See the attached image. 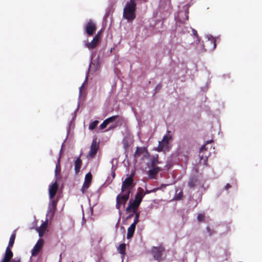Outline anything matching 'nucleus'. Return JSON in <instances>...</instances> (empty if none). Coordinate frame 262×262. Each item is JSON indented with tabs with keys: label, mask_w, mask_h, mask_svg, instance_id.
I'll list each match as a JSON object with an SVG mask.
<instances>
[{
	"label": "nucleus",
	"mask_w": 262,
	"mask_h": 262,
	"mask_svg": "<svg viewBox=\"0 0 262 262\" xmlns=\"http://www.w3.org/2000/svg\"><path fill=\"white\" fill-rule=\"evenodd\" d=\"M192 33H193V35L196 37L198 40L199 41H200V39H199V37L198 36L197 31L194 29H192Z\"/></svg>",
	"instance_id": "37"
},
{
	"label": "nucleus",
	"mask_w": 262,
	"mask_h": 262,
	"mask_svg": "<svg viewBox=\"0 0 262 262\" xmlns=\"http://www.w3.org/2000/svg\"><path fill=\"white\" fill-rule=\"evenodd\" d=\"M160 189V188L159 187H157V188H155L150 190H149L148 189H146V191L144 192V194H149V193H150L151 192H156L157 190H159Z\"/></svg>",
	"instance_id": "32"
},
{
	"label": "nucleus",
	"mask_w": 262,
	"mask_h": 262,
	"mask_svg": "<svg viewBox=\"0 0 262 262\" xmlns=\"http://www.w3.org/2000/svg\"><path fill=\"white\" fill-rule=\"evenodd\" d=\"M139 207V205L135 202L129 201L128 206L126 208V211L128 212L136 213Z\"/></svg>",
	"instance_id": "13"
},
{
	"label": "nucleus",
	"mask_w": 262,
	"mask_h": 262,
	"mask_svg": "<svg viewBox=\"0 0 262 262\" xmlns=\"http://www.w3.org/2000/svg\"><path fill=\"white\" fill-rule=\"evenodd\" d=\"M205 215L204 214L200 213L197 216V219L199 222H202L204 221Z\"/></svg>",
	"instance_id": "33"
},
{
	"label": "nucleus",
	"mask_w": 262,
	"mask_h": 262,
	"mask_svg": "<svg viewBox=\"0 0 262 262\" xmlns=\"http://www.w3.org/2000/svg\"><path fill=\"white\" fill-rule=\"evenodd\" d=\"M196 181V180H195L194 179H190L188 182V186L190 188L194 187L195 185Z\"/></svg>",
	"instance_id": "30"
},
{
	"label": "nucleus",
	"mask_w": 262,
	"mask_h": 262,
	"mask_svg": "<svg viewBox=\"0 0 262 262\" xmlns=\"http://www.w3.org/2000/svg\"><path fill=\"white\" fill-rule=\"evenodd\" d=\"M98 123H99V122L98 120H95L94 121H93L90 124L89 128L90 130L94 129L95 128V127H96V126L97 125V124H98Z\"/></svg>",
	"instance_id": "29"
},
{
	"label": "nucleus",
	"mask_w": 262,
	"mask_h": 262,
	"mask_svg": "<svg viewBox=\"0 0 262 262\" xmlns=\"http://www.w3.org/2000/svg\"><path fill=\"white\" fill-rule=\"evenodd\" d=\"M57 204V201L53 199L51 200L49 203L48 209V213L51 216L54 215V213L56 210Z\"/></svg>",
	"instance_id": "9"
},
{
	"label": "nucleus",
	"mask_w": 262,
	"mask_h": 262,
	"mask_svg": "<svg viewBox=\"0 0 262 262\" xmlns=\"http://www.w3.org/2000/svg\"><path fill=\"white\" fill-rule=\"evenodd\" d=\"M43 244V240L42 239H39L35 244L32 251V255H36L42 248Z\"/></svg>",
	"instance_id": "11"
},
{
	"label": "nucleus",
	"mask_w": 262,
	"mask_h": 262,
	"mask_svg": "<svg viewBox=\"0 0 262 262\" xmlns=\"http://www.w3.org/2000/svg\"><path fill=\"white\" fill-rule=\"evenodd\" d=\"M134 213H133L132 212V213L130 214L127 217H126V219H130L131 217H132V216H133Z\"/></svg>",
	"instance_id": "41"
},
{
	"label": "nucleus",
	"mask_w": 262,
	"mask_h": 262,
	"mask_svg": "<svg viewBox=\"0 0 262 262\" xmlns=\"http://www.w3.org/2000/svg\"><path fill=\"white\" fill-rule=\"evenodd\" d=\"M122 143L123 145L124 148L126 149L128 147V141L126 139H123L122 141Z\"/></svg>",
	"instance_id": "35"
},
{
	"label": "nucleus",
	"mask_w": 262,
	"mask_h": 262,
	"mask_svg": "<svg viewBox=\"0 0 262 262\" xmlns=\"http://www.w3.org/2000/svg\"><path fill=\"white\" fill-rule=\"evenodd\" d=\"M133 175L130 176V177L126 178L125 180L123 182L122 186H121V191L122 192H127L128 191H130L131 187L133 185Z\"/></svg>",
	"instance_id": "5"
},
{
	"label": "nucleus",
	"mask_w": 262,
	"mask_h": 262,
	"mask_svg": "<svg viewBox=\"0 0 262 262\" xmlns=\"http://www.w3.org/2000/svg\"><path fill=\"white\" fill-rule=\"evenodd\" d=\"M135 214V218H134V222L133 224H134L135 225H137L139 222V217H140V212H136V213H134Z\"/></svg>",
	"instance_id": "26"
},
{
	"label": "nucleus",
	"mask_w": 262,
	"mask_h": 262,
	"mask_svg": "<svg viewBox=\"0 0 262 262\" xmlns=\"http://www.w3.org/2000/svg\"><path fill=\"white\" fill-rule=\"evenodd\" d=\"M207 47V49H205V50H213L216 48V40L213 37L208 38L205 42V45L204 47Z\"/></svg>",
	"instance_id": "12"
},
{
	"label": "nucleus",
	"mask_w": 262,
	"mask_h": 262,
	"mask_svg": "<svg viewBox=\"0 0 262 262\" xmlns=\"http://www.w3.org/2000/svg\"><path fill=\"white\" fill-rule=\"evenodd\" d=\"M118 117H119V116H118V115L113 116L111 117L107 118L105 120H106L108 124H109L110 123L114 122Z\"/></svg>",
	"instance_id": "28"
},
{
	"label": "nucleus",
	"mask_w": 262,
	"mask_h": 262,
	"mask_svg": "<svg viewBox=\"0 0 262 262\" xmlns=\"http://www.w3.org/2000/svg\"><path fill=\"white\" fill-rule=\"evenodd\" d=\"M11 262H20V260H13Z\"/></svg>",
	"instance_id": "42"
},
{
	"label": "nucleus",
	"mask_w": 262,
	"mask_h": 262,
	"mask_svg": "<svg viewBox=\"0 0 262 262\" xmlns=\"http://www.w3.org/2000/svg\"><path fill=\"white\" fill-rule=\"evenodd\" d=\"M108 123L107 122L106 120H105L100 125V128L101 129H103L104 128H105L106 126L108 125Z\"/></svg>",
	"instance_id": "34"
},
{
	"label": "nucleus",
	"mask_w": 262,
	"mask_h": 262,
	"mask_svg": "<svg viewBox=\"0 0 262 262\" xmlns=\"http://www.w3.org/2000/svg\"><path fill=\"white\" fill-rule=\"evenodd\" d=\"M98 41L96 39H93L91 42H88L85 44V46L89 49H94L98 45Z\"/></svg>",
	"instance_id": "20"
},
{
	"label": "nucleus",
	"mask_w": 262,
	"mask_h": 262,
	"mask_svg": "<svg viewBox=\"0 0 262 262\" xmlns=\"http://www.w3.org/2000/svg\"><path fill=\"white\" fill-rule=\"evenodd\" d=\"M144 195L145 194H144V190L141 187L138 188V191L135 195L134 202L140 205Z\"/></svg>",
	"instance_id": "10"
},
{
	"label": "nucleus",
	"mask_w": 262,
	"mask_h": 262,
	"mask_svg": "<svg viewBox=\"0 0 262 262\" xmlns=\"http://www.w3.org/2000/svg\"><path fill=\"white\" fill-rule=\"evenodd\" d=\"M80 156L76 159L74 163V170L76 174H78L79 172L82 165V162L80 159Z\"/></svg>",
	"instance_id": "16"
},
{
	"label": "nucleus",
	"mask_w": 262,
	"mask_h": 262,
	"mask_svg": "<svg viewBox=\"0 0 262 262\" xmlns=\"http://www.w3.org/2000/svg\"><path fill=\"white\" fill-rule=\"evenodd\" d=\"M212 142V140H210V141H207V142H206V144H208V143H211V142Z\"/></svg>",
	"instance_id": "43"
},
{
	"label": "nucleus",
	"mask_w": 262,
	"mask_h": 262,
	"mask_svg": "<svg viewBox=\"0 0 262 262\" xmlns=\"http://www.w3.org/2000/svg\"><path fill=\"white\" fill-rule=\"evenodd\" d=\"M151 168L148 171V174L150 179H154L158 172L161 170V169L159 167H151Z\"/></svg>",
	"instance_id": "15"
},
{
	"label": "nucleus",
	"mask_w": 262,
	"mask_h": 262,
	"mask_svg": "<svg viewBox=\"0 0 262 262\" xmlns=\"http://www.w3.org/2000/svg\"><path fill=\"white\" fill-rule=\"evenodd\" d=\"M111 175L112 176L113 179H114L116 175H115V170H113V169H112V172H111Z\"/></svg>",
	"instance_id": "40"
},
{
	"label": "nucleus",
	"mask_w": 262,
	"mask_h": 262,
	"mask_svg": "<svg viewBox=\"0 0 262 262\" xmlns=\"http://www.w3.org/2000/svg\"><path fill=\"white\" fill-rule=\"evenodd\" d=\"M16 237V234L15 233H13L10 236L8 246L7 247L5 251L4 258L2 259L1 262H10L11 259L12 258L13 254L12 251L11 250V248H12L14 245L15 239Z\"/></svg>",
	"instance_id": "2"
},
{
	"label": "nucleus",
	"mask_w": 262,
	"mask_h": 262,
	"mask_svg": "<svg viewBox=\"0 0 262 262\" xmlns=\"http://www.w3.org/2000/svg\"><path fill=\"white\" fill-rule=\"evenodd\" d=\"M99 36H100V33H98L97 34H96L95 35V36L93 38L94 39H97V41H99Z\"/></svg>",
	"instance_id": "38"
},
{
	"label": "nucleus",
	"mask_w": 262,
	"mask_h": 262,
	"mask_svg": "<svg viewBox=\"0 0 262 262\" xmlns=\"http://www.w3.org/2000/svg\"><path fill=\"white\" fill-rule=\"evenodd\" d=\"M164 251L165 249L162 247H154L152 248L151 252L155 259L159 261L162 260L163 253L164 252Z\"/></svg>",
	"instance_id": "4"
},
{
	"label": "nucleus",
	"mask_w": 262,
	"mask_h": 262,
	"mask_svg": "<svg viewBox=\"0 0 262 262\" xmlns=\"http://www.w3.org/2000/svg\"><path fill=\"white\" fill-rule=\"evenodd\" d=\"M60 158L59 157L58 159V162L56 165V168L55 170V177H57V175L59 174L60 170H61V167H60Z\"/></svg>",
	"instance_id": "24"
},
{
	"label": "nucleus",
	"mask_w": 262,
	"mask_h": 262,
	"mask_svg": "<svg viewBox=\"0 0 262 262\" xmlns=\"http://www.w3.org/2000/svg\"><path fill=\"white\" fill-rule=\"evenodd\" d=\"M126 245L125 244H121L118 247L117 250L119 253L124 255L125 254Z\"/></svg>",
	"instance_id": "23"
},
{
	"label": "nucleus",
	"mask_w": 262,
	"mask_h": 262,
	"mask_svg": "<svg viewBox=\"0 0 262 262\" xmlns=\"http://www.w3.org/2000/svg\"><path fill=\"white\" fill-rule=\"evenodd\" d=\"M168 144H166L163 140L159 142V145L157 148V150L159 152L162 151L164 149L167 147Z\"/></svg>",
	"instance_id": "22"
},
{
	"label": "nucleus",
	"mask_w": 262,
	"mask_h": 262,
	"mask_svg": "<svg viewBox=\"0 0 262 262\" xmlns=\"http://www.w3.org/2000/svg\"><path fill=\"white\" fill-rule=\"evenodd\" d=\"M136 226V225H135L134 224H132L130 226L128 227L127 233V239H129L133 236L135 231Z\"/></svg>",
	"instance_id": "17"
},
{
	"label": "nucleus",
	"mask_w": 262,
	"mask_h": 262,
	"mask_svg": "<svg viewBox=\"0 0 262 262\" xmlns=\"http://www.w3.org/2000/svg\"><path fill=\"white\" fill-rule=\"evenodd\" d=\"M58 190V184L57 181L55 182L49 187V197L51 200H52L55 196Z\"/></svg>",
	"instance_id": "14"
},
{
	"label": "nucleus",
	"mask_w": 262,
	"mask_h": 262,
	"mask_svg": "<svg viewBox=\"0 0 262 262\" xmlns=\"http://www.w3.org/2000/svg\"><path fill=\"white\" fill-rule=\"evenodd\" d=\"M159 163L158 157L157 156L156 157H154L151 162V167H157L156 165Z\"/></svg>",
	"instance_id": "25"
},
{
	"label": "nucleus",
	"mask_w": 262,
	"mask_h": 262,
	"mask_svg": "<svg viewBox=\"0 0 262 262\" xmlns=\"http://www.w3.org/2000/svg\"><path fill=\"white\" fill-rule=\"evenodd\" d=\"M47 226H48L47 222H45L41 225V226H40L39 230H38L39 236L41 237L44 234V233L47 229Z\"/></svg>",
	"instance_id": "19"
},
{
	"label": "nucleus",
	"mask_w": 262,
	"mask_h": 262,
	"mask_svg": "<svg viewBox=\"0 0 262 262\" xmlns=\"http://www.w3.org/2000/svg\"><path fill=\"white\" fill-rule=\"evenodd\" d=\"M231 187V186L229 184H227L225 186V189L228 190V189L230 188Z\"/></svg>",
	"instance_id": "39"
},
{
	"label": "nucleus",
	"mask_w": 262,
	"mask_h": 262,
	"mask_svg": "<svg viewBox=\"0 0 262 262\" xmlns=\"http://www.w3.org/2000/svg\"><path fill=\"white\" fill-rule=\"evenodd\" d=\"M172 137L171 135H165L163 136L162 140L166 143V144H169V141L171 140Z\"/></svg>",
	"instance_id": "27"
},
{
	"label": "nucleus",
	"mask_w": 262,
	"mask_h": 262,
	"mask_svg": "<svg viewBox=\"0 0 262 262\" xmlns=\"http://www.w3.org/2000/svg\"><path fill=\"white\" fill-rule=\"evenodd\" d=\"M83 84L80 86V91H81V89H82V88H83Z\"/></svg>",
	"instance_id": "44"
},
{
	"label": "nucleus",
	"mask_w": 262,
	"mask_h": 262,
	"mask_svg": "<svg viewBox=\"0 0 262 262\" xmlns=\"http://www.w3.org/2000/svg\"><path fill=\"white\" fill-rule=\"evenodd\" d=\"M96 30V25L91 19L89 20L85 26V31L89 36H92Z\"/></svg>",
	"instance_id": "7"
},
{
	"label": "nucleus",
	"mask_w": 262,
	"mask_h": 262,
	"mask_svg": "<svg viewBox=\"0 0 262 262\" xmlns=\"http://www.w3.org/2000/svg\"><path fill=\"white\" fill-rule=\"evenodd\" d=\"M145 150L146 148L145 147H137L134 154L135 158H137L139 157Z\"/></svg>",
	"instance_id": "21"
},
{
	"label": "nucleus",
	"mask_w": 262,
	"mask_h": 262,
	"mask_svg": "<svg viewBox=\"0 0 262 262\" xmlns=\"http://www.w3.org/2000/svg\"><path fill=\"white\" fill-rule=\"evenodd\" d=\"M92 180V175L91 172L88 173L84 179V182L81 189V191L83 194L85 193L89 187H90Z\"/></svg>",
	"instance_id": "6"
},
{
	"label": "nucleus",
	"mask_w": 262,
	"mask_h": 262,
	"mask_svg": "<svg viewBox=\"0 0 262 262\" xmlns=\"http://www.w3.org/2000/svg\"><path fill=\"white\" fill-rule=\"evenodd\" d=\"M207 148L206 147V145H204L203 146L201 149H200V157L202 160L204 159V157L205 158L204 159V162L206 163L207 161L208 157L209 156V154H203L204 151L206 150Z\"/></svg>",
	"instance_id": "18"
},
{
	"label": "nucleus",
	"mask_w": 262,
	"mask_h": 262,
	"mask_svg": "<svg viewBox=\"0 0 262 262\" xmlns=\"http://www.w3.org/2000/svg\"><path fill=\"white\" fill-rule=\"evenodd\" d=\"M99 148L98 145L97 144L96 141L93 140L90 148V150L88 153L87 157L88 158H93L96 155Z\"/></svg>",
	"instance_id": "8"
},
{
	"label": "nucleus",
	"mask_w": 262,
	"mask_h": 262,
	"mask_svg": "<svg viewBox=\"0 0 262 262\" xmlns=\"http://www.w3.org/2000/svg\"><path fill=\"white\" fill-rule=\"evenodd\" d=\"M136 3L135 0H129L124 8L123 17L128 21H132L136 18Z\"/></svg>",
	"instance_id": "1"
},
{
	"label": "nucleus",
	"mask_w": 262,
	"mask_h": 262,
	"mask_svg": "<svg viewBox=\"0 0 262 262\" xmlns=\"http://www.w3.org/2000/svg\"><path fill=\"white\" fill-rule=\"evenodd\" d=\"M183 193L182 190L180 191L179 193H176L174 196V200L177 201L181 200L183 196Z\"/></svg>",
	"instance_id": "31"
},
{
	"label": "nucleus",
	"mask_w": 262,
	"mask_h": 262,
	"mask_svg": "<svg viewBox=\"0 0 262 262\" xmlns=\"http://www.w3.org/2000/svg\"><path fill=\"white\" fill-rule=\"evenodd\" d=\"M131 191H128L127 192H122L119 193L116 197V208L120 210L121 206H125L126 202L129 199V194Z\"/></svg>",
	"instance_id": "3"
},
{
	"label": "nucleus",
	"mask_w": 262,
	"mask_h": 262,
	"mask_svg": "<svg viewBox=\"0 0 262 262\" xmlns=\"http://www.w3.org/2000/svg\"><path fill=\"white\" fill-rule=\"evenodd\" d=\"M206 230H207L209 236H211L214 233V231H213V230L211 229L209 227H207Z\"/></svg>",
	"instance_id": "36"
}]
</instances>
